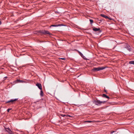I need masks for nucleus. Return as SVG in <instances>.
<instances>
[{
	"label": "nucleus",
	"instance_id": "393cba45",
	"mask_svg": "<svg viewBox=\"0 0 134 134\" xmlns=\"http://www.w3.org/2000/svg\"><path fill=\"white\" fill-rule=\"evenodd\" d=\"M104 91L105 92H106V93H107V91L105 90H104Z\"/></svg>",
	"mask_w": 134,
	"mask_h": 134
},
{
	"label": "nucleus",
	"instance_id": "9b49d317",
	"mask_svg": "<svg viewBox=\"0 0 134 134\" xmlns=\"http://www.w3.org/2000/svg\"><path fill=\"white\" fill-rule=\"evenodd\" d=\"M18 99V98H15L14 99H11L12 101V104H13L14 103V102Z\"/></svg>",
	"mask_w": 134,
	"mask_h": 134
},
{
	"label": "nucleus",
	"instance_id": "dca6fc26",
	"mask_svg": "<svg viewBox=\"0 0 134 134\" xmlns=\"http://www.w3.org/2000/svg\"><path fill=\"white\" fill-rule=\"evenodd\" d=\"M90 23L91 24H92L93 23V20H92V19H90Z\"/></svg>",
	"mask_w": 134,
	"mask_h": 134
},
{
	"label": "nucleus",
	"instance_id": "b1692460",
	"mask_svg": "<svg viewBox=\"0 0 134 134\" xmlns=\"http://www.w3.org/2000/svg\"><path fill=\"white\" fill-rule=\"evenodd\" d=\"M108 19H109L110 20H111L112 19V18H108Z\"/></svg>",
	"mask_w": 134,
	"mask_h": 134
},
{
	"label": "nucleus",
	"instance_id": "0eeeda50",
	"mask_svg": "<svg viewBox=\"0 0 134 134\" xmlns=\"http://www.w3.org/2000/svg\"><path fill=\"white\" fill-rule=\"evenodd\" d=\"M65 26V25H64L63 24H62L56 25H51L50 26V27H52V26L57 27H58V26Z\"/></svg>",
	"mask_w": 134,
	"mask_h": 134
},
{
	"label": "nucleus",
	"instance_id": "20e7f679",
	"mask_svg": "<svg viewBox=\"0 0 134 134\" xmlns=\"http://www.w3.org/2000/svg\"><path fill=\"white\" fill-rule=\"evenodd\" d=\"M5 129L7 132H8L9 134H14L12 133V132L9 128H5Z\"/></svg>",
	"mask_w": 134,
	"mask_h": 134
},
{
	"label": "nucleus",
	"instance_id": "f03ea898",
	"mask_svg": "<svg viewBox=\"0 0 134 134\" xmlns=\"http://www.w3.org/2000/svg\"><path fill=\"white\" fill-rule=\"evenodd\" d=\"M106 68L105 67H100L98 68L94 67L93 68L92 71H98L101 70H103Z\"/></svg>",
	"mask_w": 134,
	"mask_h": 134
},
{
	"label": "nucleus",
	"instance_id": "5701e85b",
	"mask_svg": "<svg viewBox=\"0 0 134 134\" xmlns=\"http://www.w3.org/2000/svg\"><path fill=\"white\" fill-rule=\"evenodd\" d=\"M66 117H71L70 115H66Z\"/></svg>",
	"mask_w": 134,
	"mask_h": 134
},
{
	"label": "nucleus",
	"instance_id": "f8f14e48",
	"mask_svg": "<svg viewBox=\"0 0 134 134\" xmlns=\"http://www.w3.org/2000/svg\"><path fill=\"white\" fill-rule=\"evenodd\" d=\"M78 53H79L80 55L82 58L84 56L83 55V54L79 51H78Z\"/></svg>",
	"mask_w": 134,
	"mask_h": 134
},
{
	"label": "nucleus",
	"instance_id": "412c9836",
	"mask_svg": "<svg viewBox=\"0 0 134 134\" xmlns=\"http://www.w3.org/2000/svg\"><path fill=\"white\" fill-rule=\"evenodd\" d=\"M59 59H62V60H65L66 59V58H59Z\"/></svg>",
	"mask_w": 134,
	"mask_h": 134
},
{
	"label": "nucleus",
	"instance_id": "ddd939ff",
	"mask_svg": "<svg viewBox=\"0 0 134 134\" xmlns=\"http://www.w3.org/2000/svg\"><path fill=\"white\" fill-rule=\"evenodd\" d=\"M40 95L41 96L43 97V96L44 94L43 91L42 90H41Z\"/></svg>",
	"mask_w": 134,
	"mask_h": 134
},
{
	"label": "nucleus",
	"instance_id": "f3484780",
	"mask_svg": "<svg viewBox=\"0 0 134 134\" xmlns=\"http://www.w3.org/2000/svg\"><path fill=\"white\" fill-rule=\"evenodd\" d=\"M92 121H85V122H92Z\"/></svg>",
	"mask_w": 134,
	"mask_h": 134
},
{
	"label": "nucleus",
	"instance_id": "f257e3e1",
	"mask_svg": "<svg viewBox=\"0 0 134 134\" xmlns=\"http://www.w3.org/2000/svg\"><path fill=\"white\" fill-rule=\"evenodd\" d=\"M107 101H100L99 100L96 99V100L93 99L92 100V102L95 105L98 106L101 105L102 103H105Z\"/></svg>",
	"mask_w": 134,
	"mask_h": 134
},
{
	"label": "nucleus",
	"instance_id": "2eb2a0df",
	"mask_svg": "<svg viewBox=\"0 0 134 134\" xmlns=\"http://www.w3.org/2000/svg\"><path fill=\"white\" fill-rule=\"evenodd\" d=\"M12 103V101H11V100H8V101H5V103Z\"/></svg>",
	"mask_w": 134,
	"mask_h": 134
},
{
	"label": "nucleus",
	"instance_id": "bb28decb",
	"mask_svg": "<svg viewBox=\"0 0 134 134\" xmlns=\"http://www.w3.org/2000/svg\"><path fill=\"white\" fill-rule=\"evenodd\" d=\"M2 24L1 22V21H0V25H1Z\"/></svg>",
	"mask_w": 134,
	"mask_h": 134
},
{
	"label": "nucleus",
	"instance_id": "39448f33",
	"mask_svg": "<svg viewBox=\"0 0 134 134\" xmlns=\"http://www.w3.org/2000/svg\"><path fill=\"white\" fill-rule=\"evenodd\" d=\"M36 86H37L39 89L41 90L42 89L41 84L39 83H37L36 84Z\"/></svg>",
	"mask_w": 134,
	"mask_h": 134
},
{
	"label": "nucleus",
	"instance_id": "a878e982",
	"mask_svg": "<svg viewBox=\"0 0 134 134\" xmlns=\"http://www.w3.org/2000/svg\"><path fill=\"white\" fill-rule=\"evenodd\" d=\"M7 78V76H6V77H4V79H5V78Z\"/></svg>",
	"mask_w": 134,
	"mask_h": 134
},
{
	"label": "nucleus",
	"instance_id": "423d86ee",
	"mask_svg": "<svg viewBox=\"0 0 134 134\" xmlns=\"http://www.w3.org/2000/svg\"><path fill=\"white\" fill-rule=\"evenodd\" d=\"M125 48H126L129 52H130L131 51V48L130 47V45L128 44L126 45Z\"/></svg>",
	"mask_w": 134,
	"mask_h": 134
},
{
	"label": "nucleus",
	"instance_id": "7ed1b4c3",
	"mask_svg": "<svg viewBox=\"0 0 134 134\" xmlns=\"http://www.w3.org/2000/svg\"><path fill=\"white\" fill-rule=\"evenodd\" d=\"M38 33H40L43 34H48L50 35H52V34L50 33L49 31H48L46 30H40L38 31Z\"/></svg>",
	"mask_w": 134,
	"mask_h": 134
},
{
	"label": "nucleus",
	"instance_id": "4be33fe9",
	"mask_svg": "<svg viewBox=\"0 0 134 134\" xmlns=\"http://www.w3.org/2000/svg\"><path fill=\"white\" fill-rule=\"evenodd\" d=\"M116 132V131H111L110 132L111 133H113Z\"/></svg>",
	"mask_w": 134,
	"mask_h": 134
},
{
	"label": "nucleus",
	"instance_id": "9d476101",
	"mask_svg": "<svg viewBox=\"0 0 134 134\" xmlns=\"http://www.w3.org/2000/svg\"><path fill=\"white\" fill-rule=\"evenodd\" d=\"M102 97L104 98H107L108 99H109L110 97L107 95L106 94H102Z\"/></svg>",
	"mask_w": 134,
	"mask_h": 134
},
{
	"label": "nucleus",
	"instance_id": "1a4fd4ad",
	"mask_svg": "<svg viewBox=\"0 0 134 134\" xmlns=\"http://www.w3.org/2000/svg\"><path fill=\"white\" fill-rule=\"evenodd\" d=\"M100 16L106 19L109 18V17L108 16L102 14H100Z\"/></svg>",
	"mask_w": 134,
	"mask_h": 134
},
{
	"label": "nucleus",
	"instance_id": "a211bd4d",
	"mask_svg": "<svg viewBox=\"0 0 134 134\" xmlns=\"http://www.w3.org/2000/svg\"><path fill=\"white\" fill-rule=\"evenodd\" d=\"M61 116H62L63 117H65V116H66V115H65V114H61Z\"/></svg>",
	"mask_w": 134,
	"mask_h": 134
},
{
	"label": "nucleus",
	"instance_id": "6ab92c4d",
	"mask_svg": "<svg viewBox=\"0 0 134 134\" xmlns=\"http://www.w3.org/2000/svg\"><path fill=\"white\" fill-rule=\"evenodd\" d=\"M12 109V108H8L7 109V111L8 112H9V111L10 110H11Z\"/></svg>",
	"mask_w": 134,
	"mask_h": 134
},
{
	"label": "nucleus",
	"instance_id": "6e6552de",
	"mask_svg": "<svg viewBox=\"0 0 134 134\" xmlns=\"http://www.w3.org/2000/svg\"><path fill=\"white\" fill-rule=\"evenodd\" d=\"M93 30L95 31H100V32H101V31H100V28H96V27H94L93 29Z\"/></svg>",
	"mask_w": 134,
	"mask_h": 134
},
{
	"label": "nucleus",
	"instance_id": "aec40b11",
	"mask_svg": "<svg viewBox=\"0 0 134 134\" xmlns=\"http://www.w3.org/2000/svg\"><path fill=\"white\" fill-rule=\"evenodd\" d=\"M17 81H19L20 82H24V81H22V80H18Z\"/></svg>",
	"mask_w": 134,
	"mask_h": 134
},
{
	"label": "nucleus",
	"instance_id": "4468645a",
	"mask_svg": "<svg viewBox=\"0 0 134 134\" xmlns=\"http://www.w3.org/2000/svg\"><path fill=\"white\" fill-rule=\"evenodd\" d=\"M129 64H132L134 65V60H132L129 62Z\"/></svg>",
	"mask_w": 134,
	"mask_h": 134
}]
</instances>
